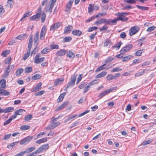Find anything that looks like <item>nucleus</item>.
Instances as JSON below:
<instances>
[{"label": "nucleus", "mask_w": 156, "mask_h": 156, "mask_svg": "<svg viewBox=\"0 0 156 156\" xmlns=\"http://www.w3.org/2000/svg\"><path fill=\"white\" fill-rule=\"evenodd\" d=\"M129 14V12H121L116 13L115 15L118 16V18L119 20H121L122 22H126L128 20V18L126 17L125 16L128 15Z\"/></svg>", "instance_id": "obj_1"}, {"label": "nucleus", "mask_w": 156, "mask_h": 156, "mask_svg": "<svg viewBox=\"0 0 156 156\" xmlns=\"http://www.w3.org/2000/svg\"><path fill=\"white\" fill-rule=\"evenodd\" d=\"M76 77V76L75 75H73L71 77L70 81L68 82L67 86L65 89V90L67 91L68 88L74 86L75 84Z\"/></svg>", "instance_id": "obj_2"}, {"label": "nucleus", "mask_w": 156, "mask_h": 156, "mask_svg": "<svg viewBox=\"0 0 156 156\" xmlns=\"http://www.w3.org/2000/svg\"><path fill=\"white\" fill-rule=\"evenodd\" d=\"M14 66L13 65L9 66L5 69L4 73L2 75V77L4 78H6L9 75V73L10 72L11 69H13Z\"/></svg>", "instance_id": "obj_3"}, {"label": "nucleus", "mask_w": 156, "mask_h": 156, "mask_svg": "<svg viewBox=\"0 0 156 156\" xmlns=\"http://www.w3.org/2000/svg\"><path fill=\"white\" fill-rule=\"evenodd\" d=\"M140 29V27L138 26H135L132 27L129 31L130 35L132 36L135 34L139 31Z\"/></svg>", "instance_id": "obj_4"}, {"label": "nucleus", "mask_w": 156, "mask_h": 156, "mask_svg": "<svg viewBox=\"0 0 156 156\" xmlns=\"http://www.w3.org/2000/svg\"><path fill=\"white\" fill-rule=\"evenodd\" d=\"M133 45L132 44H129L126 45L120 51L121 54H123L125 53L126 52L128 51L131 49Z\"/></svg>", "instance_id": "obj_5"}, {"label": "nucleus", "mask_w": 156, "mask_h": 156, "mask_svg": "<svg viewBox=\"0 0 156 156\" xmlns=\"http://www.w3.org/2000/svg\"><path fill=\"white\" fill-rule=\"evenodd\" d=\"M47 30V28L46 26L44 25L42 27L41 31L40 37V39L41 40H43L44 39Z\"/></svg>", "instance_id": "obj_6"}, {"label": "nucleus", "mask_w": 156, "mask_h": 156, "mask_svg": "<svg viewBox=\"0 0 156 156\" xmlns=\"http://www.w3.org/2000/svg\"><path fill=\"white\" fill-rule=\"evenodd\" d=\"M41 55L40 54H38L36 55L34 58V62L36 64H38L43 62L44 60V57L39 58Z\"/></svg>", "instance_id": "obj_7"}, {"label": "nucleus", "mask_w": 156, "mask_h": 156, "mask_svg": "<svg viewBox=\"0 0 156 156\" xmlns=\"http://www.w3.org/2000/svg\"><path fill=\"white\" fill-rule=\"evenodd\" d=\"M62 24V23L60 22L52 24L51 26L50 30L51 31H54L56 29H58Z\"/></svg>", "instance_id": "obj_8"}, {"label": "nucleus", "mask_w": 156, "mask_h": 156, "mask_svg": "<svg viewBox=\"0 0 156 156\" xmlns=\"http://www.w3.org/2000/svg\"><path fill=\"white\" fill-rule=\"evenodd\" d=\"M32 136H28L22 140L20 142L21 145H23L24 144H26L29 142L32 139Z\"/></svg>", "instance_id": "obj_9"}, {"label": "nucleus", "mask_w": 156, "mask_h": 156, "mask_svg": "<svg viewBox=\"0 0 156 156\" xmlns=\"http://www.w3.org/2000/svg\"><path fill=\"white\" fill-rule=\"evenodd\" d=\"M120 75L119 73H117L113 75L112 74H110L107 76V78L108 80L110 81L113 79L116 80L117 78L119 77Z\"/></svg>", "instance_id": "obj_10"}, {"label": "nucleus", "mask_w": 156, "mask_h": 156, "mask_svg": "<svg viewBox=\"0 0 156 156\" xmlns=\"http://www.w3.org/2000/svg\"><path fill=\"white\" fill-rule=\"evenodd\" d=\"M119 20L118 18L112 20L111 19H107V24L114 25L116 24L117 22Z\"/></svg>", "instance_id": "obj_11"}, {"label": "nucleus", "mask_w": 156, "mask_h": 156, "mask_svg": "<svg viewBox=\"0 0 156 156\" xmlns=\"http://www.w3.org/2000/svg\"><path fill=\"white\" fill-rule=\"evenodd\" d=\"M39 31H37L36 33V34L34 36V45H35L36 46H37L38 44V42L39 41Z\"/></svg>", "instance_id": "obj_12"}, {"label": "nucleus", "mask_w": 156, "mask_h": 156, "mask_svg": "<svg viewBox=\"0 0 156 156\" xmlns=\"http://www.w3.org/2000/svg\"><path fill=\"white\" fill-rule=\"evenodd\" d=\"M73 29V27L69 25L65 28L64 34H67L69 33Z\"/></svg>", "instance_id": "obj_13"}, {"label": "nucleus", "mask_w": 156, "mask_h": 156, "mask_svg": "<svg viewBox=\"0 0 156 156\" xmlns=\"http://www.w3.org/2000/svg\"><path fill=\"white\" fill-rule=\"evenodd\" d=\"M66 52V51L65 49H60L56 51V55L57 56H62L65 55Z\"/></svg>", "instance_id": "obj_14"}, {"label": "nucleus", "mask_w": 156, "mask_h": 156, "mask_svg": "<svg viewBox=\"0 0 156 156\" xmlns=\"http://www.w3.org/2000/svg\"><path fill=\"white\" fill-rule=\"evenodd\" d=\"M64 80V79L63 78H57L55 81L54 85L55 86H56L58 85L61 84L62 83Z\"/></svg>", "instance_id": "obj_15"}, {"label": "nucleus", "mask_w": 156, "mask_h": 156, "mask_svg": "<svg viewBox=\"0 0 156 156\" xmlns=\"http://www.w3.org/2000/svg\"><path fill=\"white\" fill-rule=\"evenodd\" d=\"M107 19L105 18L101 19L99 21H96L94 23V24L99 25L102 24V23H105L107 24Z\"/></svg>", "instance_id": "obj_16"}, {"label": "nucleus", "mask_w": 156, "mask_h": 156, "mask_svg": "<svg viewBox=\"0 0 156 156\" xmlns=\"http://www.w3.org/2000/svg\"><path fill=\"white\" fill-rule=\"evenodd\" d=\"M72 34L74 36H79L82 34V32L79 30H76L73 31Z\"/></svg>", "instance_id": "obj_17"}, {"label": "nucleus", "mask_w": 156, "mask_h": 156, "mask_svg": "<svg viewBox=\"0 0 156 156\" xmlns=\"http://www.w3.org/2000/svg\"><path fill=\"white\" fill-rule=\"evenodd\" d=\"M68 101H66L63 103L62 105L59 106L55 110L56 111H58L62 109L63 108H65L69 104Z\"/></svg>", "instance_id": "obj_18"}, {"label": "nucleus", "mask_w": 156, "mask_h": 156, "mask_svg": "<svg viewBox=\"0 0 156 156\" xmlns=\"http://www.w3.org/2000/svg\"><path fill=\"white\" fill-rule=\"evenodd\" d=\"M0 89H5L6 88V81L5 79L1 80L0 81Z\"/></svg>", "instance_id": "obj_19"}, {"label": "nucleus", "mask_w": 156, "mask_h": 156, "mask_svg": "<svg viewBox=\"0 0 156 156\" xmlns=\"http://www.w3.org/2000/svg\"><path fill=\"white\" fill-rule=\"evenodd\" d=\"M42 83L41 82L37 84L36 86L33 89V91L35 92L39 91L41 89V86Z\"/></svg>", "instance_id": "obj_20"}, {"label": "nucleus", "mask_w": 156, "mask_h": 156, "mask_svg": "<svg viewBox=\"0 0 156 156\" xmlns=\"http://www.w3.org/2000/svg\"><path fill=\"white\" fill-rule=\"evenodd\" d=\"M40 13H37V14L30 17V20H38L39 17L40 16Z\"/></svg>", "instance_id": "obj_21"}, {"label": "nucleus", "mask_w": 156, "mask_h": 156, "mask_svg": "<svg viewBox=\"0 0 156 156\" xmlns=\"http://www.w3.org/2000/svg\"><path fill=\"white\" fill-rule=\"evenodd\" d=\"M112 43L111 40L109 39H107L104 44V46L109 48L112 44Z\"/></svg>", "instance_id": "obj_22"}, {"label": "nucleus", "mask_w": 156, "mask_h": 156, "mask_svg": "<svg viewBox=\"0 0 156 156\" xmlns=\"http://www.w3.org/2000/svg\"><path fill=\"white\" fill-rule=\"evenodd\" d=\"M4 89H0V94L4 96H8L10 94V93L6 90H4Z\"/></svg>", "instance_id": "obj_23"}, {"label": "nucleus", "mask_w": 156, "mask_h": 156, "mask_svg": "<svg viewBox=\"0 0 156 156\" xmlns=\"http://www.w3.org/2000/svg\"><path fill=\"white\" fill-rule=\"evenodd\" d=\"M107 73L106 71H103V72L96 75L95 77V78H101L106 75L107 74Z\"/></svg>", "instance_id": "obj_24"}, {"label": "nucleus", "mask_w": 156, "mask_h": 156, "mask_svg": "<svg viewBox=\"0 0 156 156\" xmlns=\"http://www.w3.org/2000/svg\"><path fill=\"white\" fill-rule=\"evenodd\" d=\"M28 36L26 34H21L16 37V39L20 40H22L24 39L25 37H27Z\"/></svg>", "instance_id": "obj_25"}, {"label": "nucleus", "mask_w": 156, "mask_h": 156, "mask_svg": "<svg viewBox=\"0 0 156 156\" xmlns=\"http://www.w3.org/2000/svg\"><path fill=\"white\" fill-rule=\"evenodd\" d=\"M136 6L138 9H140L142 11L147 10L149 8L147 7H144L138 5H136Z\"/></svg>", "instance_id": "obj_26"}, {"label": "nucleus", "mask_w": 156, "mask_h": 156, "mask_svg": "<svg viewBox=\"0 0 156 156\" xmlns=\"http://www.w3.org/2000/svg\"><path fill=\"white\" fill-rule=\"evenodd\" d=\"M47 137L43 138L36 141V143L37 144H40L46 142L47 141Z\"/></svg>", "instance_id": "obj_27"}, {"label": "nucleus", "mask_w": 156, "mask_h": 156, "mask_svg": "<svg viewBox=\"0 0 156 156\" xmlns=\"http://www.w3.org/2000/svg\"><path fill=\"white\" fill-rule=\"evenodd\" d=\"M14 108L13 107H9L4 109V113H6L10 112H12L14 110Z\"/></svg>", "instance_id": "obj_28"}, {"label": "nucleus", "mask_w": 156, "mask_h": 156, "mask_svg": "<svg viewBox=\"0 0 156 156\" xmlns=\"http://www.w3.org/2000/svg\"><path fill=\"white\" fill-rule=\"evenodd\" d=\"M23 112H25V110L22 109H19L15 111V113L17 115H22Z\"/></svg>", "instance_id": "obj_29"}, {"label": "nucleus", "mask_w": 156, "mask_h": 156, "mask_svg": "<svg viewBox=\"0 0 156 156\" xmlns=\"http://www.w3.org/2000/svg\"><path fill=\"white\" fill-rule=\"evenodd\" d=\"M66 94V92H64L61 94L59 97H58V99L59 100V101H58V102H60L62 101Z\"/></svg>", "instance_id": "obj_30"}, {"label": "nucleus", "mask_w": 156, "mask_h": 156, "mask_svg": "<svg viewBox=\"0 0 156 156\" xmlns=\"http://www.w3.org/2000/svg\"><path fill=\"white\" fill-rule=\"evenodd\" d=\"M36 149V147L35 146L33 147H30L26 149L25 151H25V153H29L34 150H35Z\"/></svg>", "instance_id": "obj_31"}, {"label": "nucleus", "mask_w": 156, "mask_h": 156, "mask_svg": "<svg viewBox=\"0 0 156 156\" xmlns=\"http://www.w3.org/2000/svg\"><path fill=\"white\" fill-rule=\"evenodd\" d=\"M30 12H27L23 15V16L20 20V21H23L24 20V19L26 17L30 16L31 15Z\"/></svg>", "instance_id": "obj_32"}, {"label": "nucleus", "mask_w": 156, "mask_h": 156, "mask_svg": "<svg viewBox=\"0 0 156 156\" xmlns=\"http://www.w3.org/2000/svg\"><path fill=\"white\" fill-rule=\"evenodd\" d=\"M66 56L70 58H74L75 57V55L72 51H69V52L67 53Z\"/></svg>", "instance_id": "obj_33"}, {"label": "nucleus", "mask_w": 156, "mask_h": 156, "mask_svg": "<svg viewBox=\"0 0 156 156\" xmlns=\"http://www.w3.org/2000/svg\"><path fill=\"white\" fill-rule=\"evenodd\" d=\"M77 116V115L74 114L73 115H71V116L68 117L67 119H66L65 121V122L66 123L68 121H69L70 120L76 117Z\"/></svg>", "instance_id": "obj_34"}, {"label": "nucleus", "mask_w": 156, "mask_h": 156, "mask_svg": "<svg viewBox=\"0 0 156 156\" xmlns=\"http://www.w3.org/2000/svg\"><path fill=\"white\" fill-rule=\"evenodd\" d=\"M106 64H104L103 65L101 66L98 67L95 70V72H98L101 70L105 69L104 66L106 65Z\"/></svg>", "instance_id": "obj_35"}, {"label": "nucleus", "mask_w": 156, "mask_h": 156, "mask_svg": "<svg viewBox=\"0 0 156 156\" xmlns=\"http://www.w3.org/2000/svg\"><path fill=\"white\" fill-rule=\"evenodd\" d=\"M144 50L142 49L139 50H138L135 53L136 56H140L142 52H144Z\"/></svg>", "instance_id": "obj_36"}, {"label": "nucleus", "mask_w": 156, "mask_h": 156, "mask_svg": "<svg viewBox=\"0 0 156 156\" xmlns=\"http://www.w3.org/2000/svg\"><path fill=\"white\" fill-rule=\"evenodd\" d=\"M109 93L108 90H107L102 92L100 94L98 97L100 98H101L103 97L106 95L107 94Z\"/></svg>", "instance_id": "obj_37"}, {"label": "nucleus", "mask_w": 156, "mask_h": 156, "mask_svg": "<svg viewBox=\"0 0 156 156\" xmlns=\"http://www.w3.org/2000/svg\"><path fill=\"white\" fill-rule=\"evenodd\" d=\"M50 47L51 50L58 49L59 48V46L58 44H52L50 45Z\"/></svg>", "instance_id": "obj_38"}, {"label": "nucleus", "mask_w": 156, "mask_h": 156, "mask_svg": "<svg viewBox=\"0 0 156 156\" xmlns=\"http://www.w3.org/2000/svg\"><path fill=\"white\" fill-rule=\"evenodd\" d=\"M10 52L9 50H5L3 51L1 54V55L4 57H6Z\"/></svg>", "instance_id": "obj_39"}, {"label": "nucleus", "mask_w": 156, "mask_h": 156, "mask_svg": "<svg viewBox=\"0 0 156 156\" xmlns=\"http://www.w3.org/2000/svg\"><path fill=\"white\" fill-rule=\"evenodd\" d=\"M145 69H144L142 71L136 73L135 75V76L139 77L141 76L144 75L145 73Z\"/></svg>", "instance_id": "obj_40"}, {"label": "nucleus", "mask_w": 156, "mask_h": 156, "mask_svg": "<svg viewBox=\"0 0 156 156\" xmlns=\"http://www.w3.org/2000/svg\"><path fill=\"white\" fill-rule=\"evenodd\" d=\"M42 151L48 149L49 148V146L48 144H45L42 145L41 147H40Z\"/></svg>", "instance_id": "obj_41"}, {"label": "nucleus", "mask_w": 156, "mask_h": 156, "mask_svg": "<svg viewBox=\"0 0 156 156\" xmlns=\"http://www.w3.org/2000/svg\"><path fill=\"white\" fill-rule=\"evenodd\" d=\"M72 40V38L71 37H65L63 39L64 42H68Z\"/></svg>", "instance_id": "obj_42"}, {"label": "nucleus", "mask_w": 156, "mask_h": 156, "mask_svg": "<svg viewBox=\"0 0 156 156\" xmlns=\"http://www.w3.org/2000/svg\"><path fill=\"white\" fill-rule=\"evenodd\" d=\"M114 58L111 56L107 57L105 59V62L106 63H108L114 59Z\"/></svg>", "instance_id": "obj_43"}, {"label": "nucleus", "mask_w": 156, "mask_h": 156, "mask_svg": "<svg viewBox=\"0 0 156 156\" xmlns=\"http://www.w3.org/2000/svg\"><path fill=\"white\" fill-rule=\"evenodd\" d=\"M46 17V15L44 12H43L41 16V21L42 23H43L45 21Z\"/></svg>", "instance_id": "obj_44"}, {"label": "nucleus", "mask_w": 156, "mask_h": 156, "mask_svg": "<svg viewBox=\"0 0 156 156\" xmlns=\"http://www.w3.org/2000/svg\"><path fill=\"white\" fill-rule=\"evenodd\" d=\"M51 125L52 126L55 128L57 126H58L60 124V122H51Z\"/></svg>", "instance_id": "obj_45"}, {"label": "nucleus", "mask_w": 156, "mask_h": 156, "mask_svg": "<svg viewBox=\"0 0 156 156\" xmlns=\"http://www.w3.org/2000/svg\"><path fill=\"white\" fill-rule=\"evenodd\" d=\"M50 51L51 49L50 48H46L42 50L41 53L43 54H45L49 52Z\"/></svg>", "instance_id": "obj_46"}, {"label": "nucleus", "mask_w": 156, "mask_h": 156, "mask_svg": "<svg viewBox=\"0 0 156 156\" xmlns=\"http://www.w3.org/2000/svg\"><path fill=\"white\" fill-rule=\"evenodd\" d=\"M23 70L22 68L18 69L16 72V74L17 76H20V74L23 72Z\"/></svg>", "instance_id": "obj_47"}, {"label": "nucleus", "mask_w": 156, "mask_h": 156, "mask_svg": "<svg viewBox=\"0 0 156 156\" xmlns=\"http://www.w3.org/2000/svg\"><path fill=\"white\" fill-rule=\"evenodd\" d=\"M41 77V76L39 74H36L32 77V80H36L37 79H40Z\"/></svg>", "instance_id": "obj_48"}, {"label": "nucleus", "mask_w": 156, "mask_h": 156, "mask_svg": "<svg viewBox=\"0 0 156 156\" xmlns=\"http://www.w3.org/2000/svg\"><path fill=\"white\" fill-rule=\"evenodd\" d=\"M32 70V68L31 66H29L26 67L25 69V71L26 73H30Z\"/></svg>", "instance_id": "obj_49"}, {"label": "nucleus", "mask_w": 156, "mask_h": 156, "mask_svg": "<svg viewBox=\"0 0 156 156\" xmlns=\"http://www.w3.org/2000/svg\"><path fill=\"white\" fill-rule=\"evenodd\" d=\"M30 128V126L26 125L22 126H21L20 129L21 130H26Z\"/></svg>", "instance_id": "obj_50"}, {"label": "nucleus", "mask_w": 156, "mask_h": 156, "mask_svg": "<svg viewBox=\"0 0 156 156\" xmlns=\"http://www.w3.org/2000/svg\"><path fill=\"white\" fill-rule=\"evenodd\" d=\"M107 14V13L106 12H103V13H98L97 15L95 16V18H97L98 17H102L104 16H105Z\"/></svg>", "instance_id": "obj_51"}, {"label": "nucleus", "mask_w": 156, "mask_h": 156, "mask_svg": "<svg viewBox=\"0 0 156 156\" xmlns=\"http://www.w3.org/2000/svg\"><path fill=\"white\" fill-rule=\"evenodd\" d=\"M30 51H27L26 53H25L23 57V59L25 60L29 56Z\"/></svg>", "instance_id": "obj_52"}, {"label": "nucleus", "mask_w": 156, "mask_h": 156, "mask_svg": "<svg viewBox=\"0 0 156 156\" xmlns=\"http://www.w3.org/2000/svg\"><path fill=\"white\" fill-rule=\"evenodd\" d=\"M32 115L31 114L27 115L24 118V120L28 121L30 120L32 118Z\"/></svg>", "instance_id": "obj_53"}, {"label": "nucleus", "mask_w": 156, "mask_h": 156, "mask_svg": "<svg viewBox=\"0 0 156 156\" xmlns=\"http://www.w3.org/2000/svg\"><path fill=\"white\" fill-rule=\"evenodd\" d=\"M5 12V10L3 6L2 5H0V15H2Z\"/></svg>", "instance_id": "obj_54"}, {"label": "nucleus", "mask_w": 156, "mask_h": 156, "mask_svg": "<svg viewBox=\"0 0 156 156\" xmlns=\"http://www.w3.org/2000/svg\"><path fill=\"white\" fill-rule=\"evenodd\" d=\"M122 70V69H120L119 67H115L113 68L112 70H111V72H119Z\"/></svg>", "instance_id": "obj_55"}, {"label": "nucleus", "mask_w": 156, "mask_h": 156, "mask_svg": "<svg viewBox=\"0 0 156 156\" xmlns=\"http://www.w3.org/2000/svg\"><path fill=\"white\" fill-rule=\"evenodd\" d=\"M133 56L131 55H129L124 57L122 59L123 61H126L129 60L131 58L133 57Z\"/></svg>", "instance_id": "obj_56"}, {"label": "nucleus", "mask_w": 156, "mask_h": 156, "mask_svg": "<svg viewBox=\"0 0 156 156\" xmlns=\"http://www.w3.org/2000/svg\"><path fill=\"white\" fill-rule=\"evenodd\" d=\"M97 29L98 27H90L88 29V30L87 32H91Z\"/></svg>", "instance_id": "obj_57"}, {"label": "nucleus", "mask_w": 156, "mask_h": 156, "mask_svg": "<svg viewBox=\"0 0 156 156\" xmlns=\"http://www.w3.org/2000/svg\"><path fill=\"white\" fill-rule=\"evenodd\" d=\"M98 82L97 80H94L91 81L88 84L90 87L92 85H94L95 84H97L98 83Z\"/></svg>", "instance_id": "obj_58"}, {"label": "nucleus", "mask_w": 156, "mask_h": 156, "mask_svg": "<svg viewBox=\"0 0 156 156\" xmlns=\"http://www.w3.org/2000/svg\"><path fill=\"white\" fill-rule=\"evenodd\" d=\"M43 151L42 149H41V148L39 147L35 151H34L33 152V153L34 154H39L40 153H41Z\"/></svg>", "instance_id": "obj_59"}, {"label": "nucleus", "mask_w": 156, "mask_h": 156, "mask_svg": "<svg viewBox=\"0 0 156 156\" xmlns=\"http://www.w3.org/2000/svg\"><path fill=\"white\" fill-rule=\"evenodd\" d=\"M108 27V26L106 25H104L102 28H100V30L101 31H105L107 30Z\"/></svg>", "instance_id": "obj_60"}, {"label": "nucleus", "mask_w": 156, "mask_h": 156, "mask_svg": "<svg viewBox=\"0 0 156 156\" xmlns=\"http://www.w3.org/2000/svg\"><path fill=\"white\" fill-rule=\"evenodd\" d=\"M7 3L9 5V6L10 8H12L13 5V0H8Z\"/></svg>", "instance_id": "obj_61"}, {"label": "nucleus", "mask_w": 156, "mask_h": 156, "mask_svg": "<svg viewBox=\"0 0 156 156\" xmlns=\"http://www.w3.org/2000/svg\"><path fill=\"white\" fill-rule=\"evenodd\" d=\"M152 141L151 140H147L144 141L142 143V145H145L150 143Z\"/></svg>", "instance_id": "obj_62"}, {"label": "nucleus", "mask_w": 156, "mask_h": 156, "mask_svg": "<svg viewBox=\"0 0 156 156\" xmlns=\"http://www.w3.org/2000/svg\"><path fill=\"white\" fill-rule=\"evenodd\" d=\"M71 5L68 4L66 5V9L65 11L69 12L71 7Z\"/></svg>", "instance_id": "obj_63"}, {"label": "nucleus", "mask_w": 156, "mask_h": 156, "mask_svg": "<svg viewBox=\"0 0 156 156\" xmlns=\"http://www.w3.org/2000/svg\"><path fill=\"white\" fill-rule=\"evenodd\" d=\"M25 153V151H23L20 153H18L14 156H23Z\"/></svg>", "instance_id": "obj_64"}]
</instances>
